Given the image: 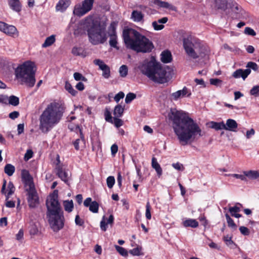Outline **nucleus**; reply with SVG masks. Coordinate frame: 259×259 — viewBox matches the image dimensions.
Masks as SVG:
<instances>
[{
  "mask_svg": "<svg viewBox=\"0 0 259 259\" xmlns=\"http://www.w3.org/2000/svg\"><path fill=\"white\" fill-rule=\"evenodd\" d=\"M168 116L173 122L174 132L181 145H187L204 135L200 127L187 113L174 108Z\"/></svg>",
  "mask_w": 259,
  "mask_h": 259,
  "instance_id": "1",
  "label": "nucleus"
},
{
  "mask_svg": "<svg viewBox=\"0 0 259 259\" xmlns=\"http://www.w3.org/2000/svg\"><path fill=\"white\" fill-rule=\"evenodd\" d=\"M122 37L126 47L137 53H149L154 47L148 38L133 29L123 30Z\"/></svg>",
  "mask_w": 259,
  "mask_h": 259,
  "instance_id": "2",
  "label": "nucleus"
},
{
  "mask_svg": "<svg viewBox=\"0 0 259 259\" xmlns=\"http://www.w3.org/2000/svg\"><path fill=\"white\" fill-rule=\"evenodd\" d=\"M63 108L58 103L49 104L39 116V129L44 133H47L60 121Z\"/></svg>",
  "mask_w": 259,
  "mask_h": 259,
  "instance_id": "3",
  "label": "nucleus"
},
{
  "mask_svg": "<svg viewBox=\"0 0 259 259\" xmlns=\"http://www.w3.org/2000/svg\"><path fill=\"white\" fill-rule=\"evenodd\" d=\"M138 68L142 74L155 82L163 83L167 81L165 68L154 57L140 62Z\"/></svg>",
  "mask_w": 259,
  "mask_h": 259,
  "instance_id": "4",
  "label": "nucleus"
},
{
  "mask_svg": "<svg viewBox=\"0 0 259 259\" xmlns=\"http://www.w3.org/2000/svg\"><path fill=\"white\" fill-rule=\"evenodd\" d=\"M47 218L51 228L55 231L64 226V217L58 200V191L55 190L47 200Z\"/></svg>",
  "mask_w": 259,
  "mask_h": 259,
  "instance_id": "5",
  "label": "nucleus"
},
{
  "mask_svg": "<svg viewBox=\"0 0 259 259\" xmlns=\"http://www.w3.org/2000/svg\"><path fill=\"white\" fill-rule=\"evenodd\" d=\"M183 46L187 55L193 59L205 58L208 56L210 53V50L207 46L202 44L199 39L191 35L183 39Z\"/></svg>",
  "mask_w": 259,
  "mask_h": 259,
  "instance_id": "6",
  "label": "nucleus"
},
{
  "mask_svg": "<svg viewBox=\"0 0 259 259\" xmlns=\"http://www.w3.org/2000/svg\"><path fill=\"white\" fill-rule=\"evenodd\" d=\"M35 65L34 62L27 61L19 65L15 70L16 78L20 83L32 87L35 84Z\"/></svg>",
  "mask_w": 259,
  "mask_h": 259,
  "instance_id": "7",
  "label": "nucleus"
},
{
  "mask_svg": "<svg viewBox=\"0 0 259 259\" xmlns=\"http://www.w3.org/2000/svg\"><path fill=\"white\" fill-rule=\"evenodd\" d=\"M90 41L94 45L104 44L107 39L106 27L104 25H96L88 33Z\"/></svg>",
  "mask_w": 259,
  "mask_h": 259,
  "instance_id": "8",
  "label": "nucleus"
},
{
  "mask_svg": "<svg viewBox=\"0 0 259 259\" xmlns=\"http://www.w3.org/2000/svg\"><path fill=\"white\" fill-rule=\"evenodd\" d=\"M94 0H84L81 4L76 5L73 10V14L77 16H82L93 8Z\"/></svg>",
  "mask_w": 259,
  "mask_h": 259,
  "instance_id": "9",
  "label": "nucleus"
},
{
  "mask_svg": "<svg viewBox=\"0 0 259 259\" xmlns=\"http://www.w3.org/2000/svg\"><path fill=\"white\" fill-rule=\"evenodd\" d=\"M229 6L232 12L234 14V17L238 19L247 20L249 18L248 14L245 11L235 2L231 1L229 3Z\"/></svg>",
  "mask_w": 259,
  "mask_h": 259,
  "instance_id": "10",
  "label": "nucleus"
},
{
  "mask_svg": "<svg viewBox=\"0 0 259 259\" xmlns=\"http://www.w3.org/2000/svg\"><path fill=\"white\" fill-rule=\"evenodd\" d=\"M27 192V200L29 206L31 208H34L39 204V199L35 190V187L26 189Z\"/></svg>",
  "mask_w": 259,
  "mask_h": 259,
  "instance_id": "11",
  "label": "nucleus"
},
{
  "mask_svg": "<svg viewBox=\"0 0 259 259\" xmlns=\"http://www.w3.org/2000/svg\"><path fill=\"white\" fill-rule=\"evenodd\" d=\"M100 23L94 22L93 17L92 16H88L84 19L82 20L79 22V27L80 28H82L84 30L88 31V33L89 31L96 25H99Z\"/></svg>",
  "mask_w": 259,
  "mask_h": 259,
  "instance_id": "12",
  "label": "nucleus"
},
{
  "mask_svg": "<svg viewBox=\"0 0 259 259\" xmlns=\"http://www.w3.org/2000/svg\"><path fill=\"white\" fill-rule=\"evenodd\" d=\"M108 34L110 36L109 43L111 47L118 49L117 46V35L116 33V26L114 23H111L108 30Z\"/></svg>",
  "mask_w": 259,
  "mask_h": 259,
  "instance_id": "13",
  "label": "nucleus"
},
{
  "mask_svg": "<svg viewBox=\"0 0 259 259\" xmlns=\"http://www.w3.org/2000/svg\"><path fill=\"white\" fill-rule=\"evenodd\" d=\"M56 175L65 183L67 184L70 175L68 171L64 169L60 164H57L55 168Z\"/></svg>",
  "mask_w": 259,
  "mask_h": 259,
  "instance_id": "14",
  "label": "nucleus"
},
{
  "mask_svg": "<svg viewBox=\"0 0 259 259\" xmlns=\"http://www.w3.org/2000/svg\"><path fill=\"white\" fill-rule=\"evenodd\" d=\"M22 179L25 184V190L34 187L33 179L28 170L23 169L21 171Z\"/></svg>",
  "mask_w": 259,
  "mask_h": 259,
  "instance_id": "15",
  "label": "nucleus"
},
{
  "mask_svg": "<svg viewBox=\"0 0 259 259\" xmlns=\"http://www.w3.org/2000/svg\"><path fill=\"white\" fill-rule=\"evenodd\" d=\"M75 130L76 132L79 131L80 133V138L76 139L73 143L75 149L76 150L81 149L84 148L85 141L83 135L81 132V129L78 125L75 126Z\"/></svg>",
  "mask_w": 259,
  "mask_h": 259,
  "instance_id": "16",
  "label": "nucleus"
},
{
  "mask_svg": "<svg viewBox=\"0 0 259 259\" xmlns=\"http://www.w3.org/2000/svg\"><path fill=\"white\" fill-rule=\"evenodd\" d=\"M151 3L157 6L158 8H165L174 11H177V8L175 6L166 2L160 0H152Z\"/></svg>",
  "mask_w": 259,
  "mask_h": 259,
  "instance_id": "17",
  "label": "nucleus"
},
{
  "mask_svg": "<svg viewBox=\"0 0 259 259\" xmlns=\"http://www.w3.org/2000/svg\"><path fill=\"white\" fill-rule=\"evenodd\" d=\"M250 72L251 70L250 69H246L245 70L239 69L233 72L232 76L235 78L242 77L244 80Z\"/></svg>",
  "mask_w": 259,
  "mask_h": 259,
  "instance_id": "18",
  "label": "nucleus"
},
{
  "mask_svg": "<svg viewBox=\"0 0 259 259\" xmlns=\"http://www.w3.org/2000/svg\"><path fill=\"white\" fill-rule=\"evenodd\" d=\"M114 221V217L112 214L109 215V218H106L103 216L102 221L100 222V228L102 230L105 231L107 228V225H110L112 226Z\"/></svg>",
  "mask_w": 259,
  "mask_h": 259,
  "instance_id": "19",
  "label": "nucleus"
},
{
  "mask_svg": "<svg viewBox=\"0 0 259 259\" xmlns=\"http://www.w3.org/2000/svg\"><path fill=\"white\" fill-rule=\"evenodd\" d=\"M10 8L16 12H20L22 10V4L20 0H8Z\"/></svg>",
  "mask_w": 259,
  "mask_h": 259,
  "instance_id": "20",
  "label": "nucleus"
},
{
  "mask_svg": "<svg viewBox=\"0 0 259 259\" xmlns=\"http://www.w3.org/2000/svg\"><path fill=\"white\" fill-rule=\"evenodd\" d=\"M168 21V18L166 17L158 19L157 21H153L152 25L155 30H160L164 28L163 24L166 23Z\"/></svg>",
  "mask_w": 259,
  "mask_h": 259,
  "instance_id": "21",
  "label": "nucleus"
},
{
  "mask_svg": "<svg viewBox=\"0 0 259 259\" xmlns=\"http://www.w3.org/2000/svg\"><path fill=\"white\" fill-rule=\"evenodd\" d=\"M238 124L235 120L228 119L227 120L226 124H225L224 130L232 132H236V130Z\"/></svg>",
  "mask_w": 259,
  "mask_h": 259,
  "instance_id": "22",
  "label": "nucleus"
},
{
  "mask_svg": "<svg viewBox=\"0 0 259 259\" xmlns=\"http://www.w3.org/2000/svg\"><path fill=\"white\" fill-rule=\"evenodd\" d=\"M231 0H214V7L218 9H221L225 11L227 8L229 3L231 2Z\"/></svg>",
  "mask_w": 259,
  "mask_h": 259,
  "instance_id": "23",
  "label": "nucleus"
},
{
  "mask_svg": "<svg viewBox=\"0 0 259 259\" xmlns=\"http://www.w3.org/2000/svg\"><path fill=\"white\" fill-rule=\"evenodd\" d=\"M70 0H60L56 6L57 11L64 12L69 6Z\"/></svg>",
  "mask_w": 259,
  "mask_h": 259,
  "instance_id": "24",
  "label": "nucleus"
},
{
  "mask_svg": "<svg viewBox=\"0 0 259 259\" xmlns=\"http://www.w3.org/2000/svg\"><path fill=\"white\" fill-rule=\"evenodd\" d=\"M71 53L73 55L80 56L82 58L87 57L89 54L82 48L74 47L72 48Z\"/></svg>",
  "mask_w": 259,
  "mask_h": 259,
  "instance_id": "25",
  "label": "nucleus"
},
{
  "mask_svg": "<svg viewBox=\"0 0 259 259\" xmlns=\"http://www.w3.org/2000/svg\"><path fill=\"white\" fill-rule=\"evenodd\" d=\"M188 93V90L186 87L183 90L178 91L171 94V97L173 100H177L179 98L183 97Z\"/></svg>",
  "mask_w": 259,
  "mask_h": 259,
  "instance_id": "26",
  "label": "nucleus"
},
{
  "mask_svg": "<svg viewBox=\"0 0 259 259\" xmlns=\"http://www.w3.org/2000/svg\"><path fill=\"white\" fill-rule=\"evenodd\" d=\"M172 60L171 53L168 51H164L161 54V61L164 63H168Z\"/></svg>",
  "mask_w": 259,
  "mask_h": 259,
  "instance_id": "27",
  "label": "nucleus"
},
{
  "mask_svg": "<svg viewBox=\"0 0 259 259\" xmlns=\"http://www.w3.org/2000/svg\"><path fill=\"white\" fill-rule=\"evenodd\" d=\"M4 33L10 35H18V32L17 28L13 25H9L7 24Z\"/></svg>",
  "mask_w": 259,
  "mask_h": 259,
  "instance_id": "28",
  "label": "nucleus"
},
{
  "mask_svg": "<svg viewBox=\"0 0 259 259\" xmlns=\"http://www.w3.org/2000/svg\"><path fill=\"white\" fill-rule=\"evenodd\" d=\"M244 174H245L246 178L250 180H254L259 178V170L244 171Z\"/></svg>",
  "mask_w": 259,
  "mask_h": 259,
  "instance_id": "29",
  "label": "nucleus"
},
{
  "mask_svg": "<svg viewBox=\"0 0 259 259\" xmlns=\"http://www.w3.org/2000/svg\"><path fill=\"white\" fill-rule=\"evenodd\" d=\"M152 167L156 170L158 176L160 177L162 173V168L155 157L152 159Z\"/></svg>",
  "mask_w": 259,
  "mask_h": 259,
  "instance_id": "30",
  "label": "nucleus"
},
{
  "mask_svg": "<svg viewBox=\"0 0 259 259\" xmlns=\"http://www.w3.org/2000/svg\"><path fill=\"white\" fill-rule=\"evenodd\" d=\"M209 127L217 131L224 130L225 123L223 121L217 122L215 121H211L209 123Z\"/></svg>",
  "mask_w": 259,
  "mask_h": 259,
  "instance_id": "31",
  "label": "nucleus"
},
{
  "mask_svg": "<svg viewBox=\"0 0 259 259\" xmlns=\"http://www.w3.org/2000/svg\"><path fill=\"white\" fill-rule=\"evenodd\" d=\"M132 19L135 22H140L143 18L142 13L138 11H133L131 16Z\"/></svg>",
  "mask_w": 259,
  "mask_h": 259,
  "instance_id": "32",
  "label": "nucleus"
},
{
  "mask_svg": "<svg viewBox=\"0 0 259 259\" xmlns=\"http://www.w3.org/2000/svg\"><path fill=\"white\" fill-rule=\"evenodd\" d=\"M55 36L52 35L46 38L45 42L42 45V48H47L52 45L55 41Z\"/></svg>",
  "mask_w": 259,
  "mask_h": 259,
  "instance_id": "33",
  "label": "nucleus"
},
{
  "mask_svg": "<svg viewBox=\"0 0 259 259\" xmlns=\"http://www.w3.org/2000/svg\"><path fill=\"white\" fill-rule=\"evenodd\" d=\"M183 225L186 227L196 228L198 226V223L194 219H188L183 222Z\"/></svg>",
  "mask_w": 259,
  "mask_h": 259,
  "instance_id": "34",
  "label": "nucleus"
},
{
  "mask_svg": "<svg viewBox=\"0 0 259 259\" xmlns=\"http://www.w3.org/2000/svg\"><path fill=\"white\" fill-rule=\"evenodd\" d=\"M29 233L31 235H36L39 233L37 225L36 223H31L29 227Z\"/></svg>",
  "mask_w": 259,
  "mask_h": 259,
  "instance_id": "35",
  "label": "nucleus"
},
{
  "mask_svg": "<svg viewBox=\"0 0 259 259\" xmlns=\"http://www.w3.org/2000/svg\"><path fill=\"white\" fill-rule=\"evenodd\" d=\"M63 205L65 211L68 212H70L72 211L74 206L72 200L64 201Z\"/></svg>",
  "mask_w": 259,
  "mask_h": 259,
  "instance_id": "36",
  "label": "nucleus"
},
{
  "mask_svg": "<svg viewBox=\"0 0 259 259\" xmlns=\"http://www.w3.org/2000/svg\"><path fill=\"white\" fill-rule=\"evenodd\" d=\"M8 101L9 104L14 106H16L19 104V98L14 95L8 97Z\"/></svg>",
  "mask_w": 259,
  "mask_h": 259,
  "instance_id": "37",
  "label": "nucleus"
},
{
  "mask_svg": "<svg viewBox=\"0 0 259 259\" xmlns=\"http://www.w3.org/2000/svg\"><path fill=\"white\" fill-rule=\"evenodd\" d=\"M124 111V108L120 105H117L115 106L113 114L115 117H120Z\"/></svg>",
  "mask_w": 259,
  "mask_h": 259,
  "instance_id": "38",
  "label": "nucleus"
},
{
  "mask_svg": "<svg viewBox=\"0 0 259 259\" xmlns=\"http://www.w3.org/2000/svg\"><path fill=\"white\" fill-rule=\"evenodd\" d=\"M15 171V167L11 164H7L5 167V172L9 176H11Z\"/></svg>",
  "mask_w": 259,
  "mask_h": 259,
  "instance_id": "39",
  "label": "nucleus"
},
{
  "mask_svg": "<svg viewBox=\"0 0 259 259\" xmlns=\"http://www.w3.org/2000/svg\"><path fill=\"white\" fill-rule=\"evenodd\" d=\"M65 88L72 96H75L77 93V91L73 88L71 84L67 81L65 83Z\"/></svg>",
  "mask_w": 259,
  "mask_h": 259,
  "instance_id": "40",
  "label": "nucleus"
},
{
  "mask_svg": "<svg viewBox=\"0 0 259 259\" xmlns=\"http://www.w3.org/2000/svg\"><path fill=\"white\" fill-rule=\"evenodd\" d=\"M115 248L117 251L122 256H127L128 255V252L125 248L117 245H115Z\"/></svg>",
  "mask_w": 259,
  "mask_h": 259,
  "instance_id": "41",
  "label": "nucleus"
},
{
  "mask_svg": "<svg viewBox=\"0 0 259 259\" xmlns=\"http://www.w3.org/2000/svg\"><path fill=\"white\" fill-rule=\"evenodd\" d=\"M98 209L99 204L95 201H93L89 206L90 210L94 213H97L98 211Z\"/></svg>",
  "mask_w": 259,
  "mask_h": 259,
  "instance_id": "42",
  "label": "nucleus"
},
{
  "mask_svg": "<svg viewBox=\"0 0 259 259\" xmlns=\"http://www.w3.org/2000/svg\"><path fill=\"white\" fill-rule=\"evenodd\" d=\"M249 93L250 95L255 97H259V85L253 86L250 90Z\"/></svg>",
  "mask_w": 259,
  "mask_h": 259,
  "instance_id": "43",
  "label": "nucleus"
},
{
  "mask_svg": "<svg viewBox=\"0 0 259 259\" xmlns=\"http://www.w3.org/2000/svg\"><path fill=\"white\" fill-rule=\"evenodd\" d=\"M94 63L95 65L99 66L100 69L101 70H104L108 66L104 63V62L100 59H95L94 61Z\"/></svg>",
  "mask_w": 259,
  "mask_h": 259,
  "instance_id": "44",
  "label": "nucleus"
},
{
  "mask_svg": "<svg viewBox=\"0 0 259 259\" xmlns=\"http://www.w3.org/2000/svg\"><path fill=\"white\" fill-rule=\"evenodd\" d=\"M227 176H232L236 179H240L242 181H247V179L246 178L245 174H244V171L243 172V174H229L226 175Z\"/></svg>",
  "mask_w": 259,
  "mask_h": 259,
  "instance_id": "45",
  "label": "nucleus"
},
{
  "mask_svg": "<svg viewBox=\"0 0 259 259\" xmlns=\"http://www.w3.org/2000/svg\"><path fill=\"white\" fill-rule=\"evenodd\" d=\"M128 69L126 65H122L119 68V72L121 77H125L127 74Z\"/></svg>",
  "mask_w": 259,
  "mask_h": 259,
  "instance_id": "46",
  "label": "nucleus"
},
{
  "mask_svg": "<svg viewBox=\"0 0 259 259\" xmlns=\"http://www.w3.org/2000/svg\"><path fill=\"white\" fill-rule=\"evenodd\" d=\"M225 217L227 220V223L228 224V226L234 229L236 228V225L234 223L233 220L230 218L228 213L225 214Z\"/></svg>",
  "mask_w": 259,
  "mask_h": 259,
  "instance_id": "47",
  "label": "nucleus"
},
{
  "mask_svg": "<svg viewBox=\"0 0 259 259\" xmlns=\"http://www.w3.org/2000/svg\"><path fill=\"white\" fill-rule=\"evenodd\" d=\"M73 77L75 80L76 81H86L87 80V79L83 76L81 73L78 72H75L73 74Z\"/></svg>",
  "mask_w": 259,
  "mask_h": 259,
  "instance_id": "48",
  "label": "nucleus"
},
{
  "mask_svg": "<svg viewBox=\"0 0 259 259\" xmlns=\"http://www.w3.org/2000/svg\"><path fill=\"white\" fill-rule=\"evenodd\" d=\"M8 188L9 189V192L8 193L7 195L6 196V199H8L9 198V196L11 195L15 191V188L14 187V185L13 183L11 182H10L8 185Z\"/></svg>",
  "mask_w": 259,
  "mask_h": 259,
  "instance_id": "49",
  "label": "nucleus"
},
{
  "mask_svg": "<svg viewBox=\"0 0 259 259\" xmlns=\"http://www.w3.org/2000/svg\"><path fill=\"white\" fill-rule=\"evenodd\" d=\"M107 185L109 188L111 189L113 187L115 184V179L113 176H109L106 180Z\"/></svg>",
  "mask_w": 259,
  "mask_h": 259,
  "instance_id": "50",
  "label": "nucleus"
},
{
  "mask_svg": "<svg viewBox=\"0 0 259 259\" xmlns=\"http://www.w3.org/2000/svg\"><path fill=\"white\" fill-rule=\"evenodd\" d=\"M226 244L229 247H231L234 244V242L232 240V237L227 235L225 236L223 238Z\"/></svg>",
  "mask_w": 259,
  "mask_h": 259,
  "instance_id": "51",
  "label": "nucleus"
},
{
  "mask_svg": "<svg viewBox=\"0 0 259 259\" xmlns=\"http://www.w3.org/2000/svg\"><path fill=\"white\" fill-rule=\"evenodd\" d=\"M136 97V94L132 93H130L126 95L125 99V102L127 104L130 103L132 101L135 99Z\"/></svg>",
  "mask_w": 259,
  "mask_h": 259,
  "instance_id": "52",
  "label": "nucleus"
},
{
  "mask_svg": "<svg viewBox=\"0 0 259 259\" xmlns=\"http://www.w3.org/2000/svg\"><path fill=\"white\" fill-rule=\"evenodd\" d=\"M142 250L141 247H137L135 248L131 249L129 251V252L133 255H140L142 254L141 251Z\"/></svg>",
  "mask_w": 259,
  "mask_h": 259,
  "instance_id": "53",
  "label": "nucleus"
},
{
  "mask_svg": "<svg viewBox=\"0 0 259 259\" xmlns=\"http://www.w3.org/2000/svg\"><path fill=\"white\" fill-rule=\"evenodd\" d=\"M210 83L215 86H221L222 80L219 78H211L210 79Z\"/></svg>",
  "mask_w": 259,
  "mask_h": 259,
  "instance_id": "54",
  "label": "nucleus"
},
{
  "mask_svg": "<svg viewBox=\"0 0 259 259\" xmlns=\"http://www.w3.org/2000/svg\"><path fill=\"white\" fill-rule=\"evenodd\" d=\"M102 71H103L102 76L105 78H108L110 75V70L109 67L107 66L106 68Z\"/></svg>",
  "mask_w": 259,
  "mask_h": 259,
  "instance_id": "55",
  "label": "nucleus"
},
{
  "mask_svg": "<svg viewBox=\"0 0 259 259\" xmlns=\"http://www.w3.org/2000/svg\"><path fill=\"white\" fill-rule=\"evenodd\" d=\"M247 68H251L254 71H257L258 70V66L257 65L253 62H249L247 63L246 66Z\"/></svg>",
  "mask_w": 259,
  "mask_h": 259,
  "instance_id": "56",
  "label": "nucleus"
},
{
  "mask_svg": "<svg viewBox=\"0 0 259 259\" xmlns=\"http://www.w3.org/2000/svg\"><path fill=\"white\" fill-rule=\"evenodd\" d=\"M146 207V217L147 219L150 220L151 218V215L150 212V205L149 202L147 203Z\"/></svg>",
  "mask_w": 259,
  "mask_h": 259,
  "instance_id": "57",
  "label": "nucleus"
},
{
  "mask_svg": "<svg viewBox=\"0 0 259 259\" xmlns=\"http://www.w3.org/2000/svg\"><path fill=\"white\" fill-rule=\"evenodd\" d=\"M255 134V131L253 128H251L247 130L245 134V137L246 139H250Z\"/></svg>",
  "mask_w": 259,
  "mask_h": 259,
  "instance_id": "58",
  "label": "nucleus"
},
{
  "mask_svg": "<svg viewBox=\"0 0 259 259\" xmlns=\"http://www.w3.org/2000/svg\"><path fill=\"white\" fill-rule=\"evenodd\" d=\"M244 33L251 36H255L256 35V33L254 30L250 27H246L244 29Z\"/></svg>",
  "mask_w": 259,
  "mask_h": 259,
  "instance_id": "59",
  "label": "nucleus"
},
{
  "mask_svg": "<svg viewBox=\"0 0 259 259\" xmlns=\"http://www.w3.org/2000/svg\"><path fill=\"white\" fill-rule=\"evenodd\" d=\"M239 230L242 234L244 235H248L249 234V229L244 226H241L239 228Z\"/></svg>",
  "mask_w": 259,
  "mask_h": 259,
  "instance_id": "60",
  "label": "nucleus"
},
{
  "mask_svg": "<svg viewBox=\"0 0 259 259\" xmlns=\"http://www.w3.org/2000/svg\"><path fill=\"white\" fill-rule=\"evenodd\" d=\"M124 96V94L122 92H120L115 95L114 97V100L117 103H118L120 99L123 98Z\"/></svg>",
  "mask_w": 259,
  "mask_h": 259,
  "instance_id": "61",
  "label": "nucleus"
},
{
  "mask_svg": "<svg viewBox=\"0 0 259 259\" xmlns=\"http://www.w3.org/2000/svg\"><path fill=\"white\" fill-rule=\"evenodd\" d=\"M114 123L115 125L117 127L121 126L123 124V122L121 120V119L118 118L117 117H115L114 118Z\"/></svg>",
  "mask_w": 259,
  "mask_h": 259,
  "instance_id": "62",
  "label": "nucleus"
},
{
  "mask_svg": "<svg viewBox=\"0 0 259 259\" xmlns=\"http://www.w3.org/2000/svg\"><path fill=\"white\" fill-rule=\"evenodd\" d=\"M33 156V152L31 150H27L25 156H24V159L25 160L27 161L30 158H31Z\"/></svg>",
  "mask_w": 259,
  "mask_h": 259,
  "instance_id": "63",
  "label": "nucleus"
},
{
  "mask_svg": "<svg viewBox=\"0 0 259 259\" xmlns=\"http://www.w3.org/2000/svg\"><path fill=\"white\" fill-rule=\"evenodd\" d=\"M240 211V207L236 205L234 207H231L229 208V211L231 213V215H233L234 212H238Z\"/></svg>",
  "mask_w": 259,
  "mask_h": 259,
  "instance_id": "64",
  "label": "nucleus"
}]
</instances>
